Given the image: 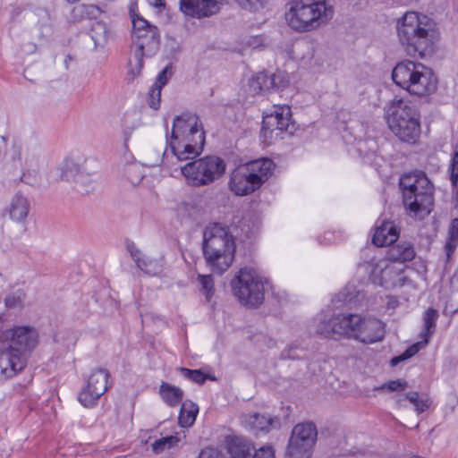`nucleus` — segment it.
<instances>
[{"mask_svg": "<svg viewBox=\"0 0 458 458\" xmlns=\"http://www.w3.org/2000/svg\"><path fill=\"white\" fill-rule=\"evenodd\" d=\"M401 402H402V400H401V399H398V400H397V403H399V405H402Z\"/></svg>", "mask_w": 458, "mask_h": 458, "instance_id": "nucleus-54", "label": "nucleus"}, {"mask_svg": "<svg viewBox=\"0 0 458 458\" xmlns=\"http://www.w3.org/2000/svg\"><path fill=\"white\" fill-rule=\"evenodd\" d=\"M172 74V68L166 66L164 68L157 76L156 81L154 82V86L162 89V88L167 83L169 77Z\"/></svg>", "mask_w": 458, "mask_h": 458, "instance_id": "nucleus-47", "label": "nucleus"}, {"mask_svg": "<svg viewBox=\"0 0 458 458\" xmlns=\"http://www.w3.org/2000/svg\"><path fill=\"white\" fill-rule=\"evenodd\" d=\"M274 162L259 158L236 167L231 174L230 190L237 196H245L259 189L274 170Z\"/></svg>", "mask_w": 458, "mask_h": 458, "instance_id": "nucleus-9", "label": "nucleus"}, {"mask_svg": "<svg viewBox=\"0 0 458 458\" xmlns=\"http://www.w3.org/2000/svg\"><path fill=\"white\" fill-rule=\"evenodd\" d=\"M269 91L282 90L286 88L289 84V78L287 74L283 71H277L275 73L269 74Z\"/></svg>", "mask_w": 458, "mask_h": 458, "instance_id": "nucleus-36", "label": "nucleus"}, {"mask_svg": "<svg viewBox=\"0 0 458 458\" xmlns=\"http://www.w3.org/2000/svg\"><path fill=\"white\" fill-rule=\"evenodd\" d=\"M188 184L206 186L218 180L225 171V161L216 156H207L179 166Z\"/></svg>", "mask_w": 458, "mask_h": 458, "instance_id": "nucleus-12", "label": "nucleus"}, {"mask_svg": "<svg viewBox=\"0 0 458 458\" xmlns=\"http://www.w3.org/2000/svg\"><path fill=\"white\" fill-rule=\"evenodd\" d=\"M225 443L231 458H252L254 445L251 440L241 436H227Z\"/></svg>", "mask_w": 458, "mask_h": 458, "instance_id": "nucleus-22", "label": "nucleus"}, {"mask_svg": "<svg viewBox=\"0 0 458 458\" xmlns=\"http://www.w3.org/2000/svg\"><path fill=\"white\" fill-rule=\"evenodd\" d=\"M80 170V166L77 163H75L72 158H67L64 160L63 166H62V178L69 181L71 180L75 174H78Z\"/></svg>", "mask_w": 458, "mask_h": 458, "instance_id": "nucleus-41", "label": "nucleus"}, {"mask_svg": "<svg viewBox=\"0 0 458 458\" xmlns=\"http://www.w3.org/2000/svg\"><path fill=\"white\" fill-rule=\"evenodd\" d=\"M68 3H71V4H73V3H77L79 2L80 0H66Z\"/></svg>", "mask_w": 458, "mask_h": 458, "instance_id": "nucleus-53", "label": "nucleus"}, {"mask_svg": "<svg viewBox=\"0 0 458 458\" xmlns=\"http://www.w3.org/2000/svg\"><path fill=\"white\" fill-rule=\"evenodd\" d=\"M179 371L181 372L182 376L191 382H194L199 385H202L205 383V381L208 378L211 380H215V377H212L211 375L205 374L200 369H190L187 368H179Z\"/></svg>", "mask_w": 458, "mask_h": 458, "instance_id": "nucleus-35", "label": "nucleus"}, {"mask_svg": "<svg viewBox=\"0 0 458 458\" xmlns=\"http://www.w3.org/2000/svg\"><path fill=\"white\" fill-rule=\"evenodd\" d=\"M295 128L291 107L288 105H275L271 111L264 113L259 137L262 143L271 145L284 139V133L292 134Z\"/></svg>", "mask_w": 458, "mask_h": 458, "instance_id": "nucleus-13", "label": "nucleus"}, {"mask_svg": "<svg viewBox=\"0 0 458 458\" xmlns=\"http://www.w3.org/2000/svg\"><path fill=\"white\" fill-rule=\"evenodd\" d=\"M288 420V415H284V418H279L278 416H272L270 414L255 413L250 418L249 423L256 433L261 432L267 434L271 430L281 428Z\"/></svg>", "mask_w": 458, "mask_h": 458, "instance_id": "nucleus-21", "label": "nucleus"}, {"mask_svg": "<svg viewBox=\"0 0 458 458\" xmlns=\"http://www.w3.org/2000/svg\"><path fill=\"white\" fill-rule=\"evenodd\" d=\"M30 210V203L27 197L17 192L11 199L7 211L10 218L17 223H24Z\"/></svg>", "mask_w": 458, "mask_h": 458, "instance_id": "nucleus-25", "label": "nucleus"}, {"mask_svg": "<svg viewBox=\"0 0 458 458\" xmlns=\"http://www.w3.org/2000/svg\"><path fill=\"white\" fill-rule=\"evenodd\" d=\"M90 36L96 47L103 46L110 37V30L105 22L95 21L91 25Z\"/></svg>", "mask_w": 458, "mask_h": 458, "instance_id": "nucleus-33", "label": "nucleus"}, {"mask_svg": "<svg viewBox=\"0 0 458 458\" xmlns=\"http://www.w3.org/2000/svg\"><path fill=\"white\" fill-rule=\"evenodd\" d=\"M397 35L406 53L412 57L431 56L439 40V32L434 21L415 12L406 13L398 21Z\"/></svg>", "mask_w": 458, "mask_h": 458, "instance_id": "nucleus-3", "label": "nucleus"}, {"mask_svg": "<svg viewBox=\"0 0 458 458\" xmlns=\"http://www.w3.org/2000/svg\"><path fill=\"white\" fill-rule=\"evenodd\" d=\"M203 253L212 271L223 274L234 259L235 244L232 234L220 224L208 226L203 235Z\"/></svg>", "mask_w": 458, "mask_h": 458, "instance_id": "nucleus-5", "label": "nucleus"}, {"mask_svg": "<svg viewBox=\"0 0 458 458\" xmlns=\"http://www.w3.org/2000/svg\"><path fill=\"white\" fill-rule=\"evenodd\" d=\"M269 74L267 72H258L254 74L249 81L250 91L256 95L269 91Z\"/></svg>", "mask_w": 458, "mask_h": 458, "instance_id": "nucleus-31", "label": "nucleus"}, {"mask_svg": "<svg viewBox=\"0 0 458 458\" xmlns=\"http://www.w3.org/2000/svg\"><path fill=\"white\" fill-rule=\"evenodd\" d=\"M4 317L0 314V374L12 378L26 367L38 344V333L30 326L4 328Z\"/></svg>", "mask_w": 458, "mask_h": 458, "instance_id": "nucleus-2", "label": "nucleus"}, {"mask_svg": "<svg viewBox=\"0 0 458 458\" xmlns=\"http://www.w3.org/2000/svg\"><path fill=\"white\" fill-rule=\"evenodd\" d=\"M356 148L359 154L368 163L375 161L377 157L376 155L377 144L374 140H360L356 143Z\"/></svg>", "mask_w": 458, "mask_h": 458, "instance_id": "nucleus-32", "label": "nucleus"}, {"mask_svg": "<svg viewBox=\"0 0 458 458\" xmlns=\"http://www.w3.org/2000/svg\"><path fill=\"white\" fill-rule=\"evenodd\" d=\"M25 293L21 290L8 294L4 299L5 307L9 310L21 309L23 306Z\"/></svg>", "mask_w": 458, "mask_h": 458, "instance_id": "nucleus-39", "label": "nucleus"}, {"mask_svg": "<svg viewBox=\"0 0 458 458\" xmlns=\"http://www.w3.org/2000/svg\"><path fill=\"white\" fill-rule=\"evenodd\" d=\"M198 278L201 285V291L206 294L207 300L209 301L214 293V281L212 276L199 275Z\"/></svg>", "mask_w": 458, "mask_h": 458, "instance_id": "nucleus-42", "label": "nucleus"}, {"mask_svg": "<svg viewBox=\"0 0 458 458\" xmlns=\"http://www.w3.org/2000/svg\"><path fill=\"white\" fill-rule=\"evenodd\" d=\"M399 188L403 207L411 216L422 218L431 212L435 186L425 172L414 170L402 174Z\"/></svg>", "mask_w": 458, "mask_h": 458, "instance_id": "nucleus-4", "label": "nucleus"}, {"mask_svg": "<svg viewBox=\"0 0 458 458\" xmlns=\"http://www.w3.org/2000/svg\"><path fill=\"white\" fill-rule=\"evenodd\" d=\"M399 233V230L393 221L383 220L380 225H376L372 242L378 247L391 245L397 241Z\"/></svg>", "mask_w": 458, "mask_h": 458, "instance_id": "nucleus-24", "label": "nucleus"}, {"mask_svg": "<svg viewBox=\"0 0 458 458\" xmlns=\"http://www.w3.org/2000/svg\"><path fill=\"white\" fill-rule=\"evenodd\" d=\"M458 312V289L452 290L446 296L443 313L445 316H453Z\"/></svg>", "mask_w": 458, "mask_h": 458, "instance_id": "nucleus-38", "label": "nucleus"}, {"mask_svg": "<svg viewBox=\"0 0 458 458\" xmlns=\"http://www.w3.org/2000/svg\"><path fill=\"white\" fill-rule=\"evenodd\" d=\"M340 294H341V295H343V296L344 297V300L345 301H352V293H351L350 292H348V293H347V294H345L344 293H341Z\"/></svg>", "mask_w": 458, "mask_h": 458, "instance_id": "nucleus-51", "label": "nucleus"}, {"mask_svg": "<svg viewBox=\"0 0 458 458\" xmlns=\"http://www.w3.org/2000/svg\"><path fill=\"white\" fill-rule=\"evenodd\" d=\"M282 355H283V357H284V358H293V359H294V358H295L294 356H292V355L289 353V352H288V351H286V350L283 351Z\"/></svg>", "mask_w": 458, "mask_h": 458, "instance_id": "nucleus-52", "label": "nucleus"}, {"mask_svg": "<svg viewBox=\"0 0 458 458\" xmlns=\"http://www.w3.org/2000/svg\"><path fill=\"white\" fill-rule=\"evenodd\" d=\"M158 394L162 401L169 407H176L182 403L184 392L180 387L166 382H161Z\"/></svg>", "mask_w": 458, "mask_h": 458, "instance_id": "nucleus-26", "label": "nucleus"}, {"mask_svg": "<svg viewBox=\"0 0 458 458\" xmlns=\"http://www.w3.org/2000/svg\"><path fill=\"white\" fill-rule=\"evenodd\" d=\"M178 442L179 438L176 436H168L161 437L160 439L156 440L152 444V449L154 453L160 454L166 449H170L171 447L175 446Z\"/></svg>", "mask_w": 458, "mask_h": 458, "instance_id": "nucleus-37", "label": "nucleus"}, {"mask_svg": "<svg viewBox=\"0 0 458 458\" xmlns=\"http://www.w3.org/2000/svg\"><path fill=\"white\" fill-rule=\"evenodd\" d=\"M161 90L157 87L152 85L148 94V104L149 107L157 110L160 106Z\"/></svg>", "mask_w": 458, "mask_h": 458, "instance_id": "nucleus-44", "label": "nucleus"}, {"mask_svg": "<svg viewBox=\"0 0 458 458\" xmlns=\"http://www.w3.org/2000/svg\"><path fill=\"white\" fill-rule=\"evenodd\" d=\"M411 458H423L421 456H413V457H411Z\"/></svg>", "mask_w": 458, "mask_h": 458, "instance_id": "nucleus-55", "label": "nucleus"}, {"mask_svg": "<svg viewBox=\"0 0 458 458\" xmlns=\"http://www.w3.org/2000/svg\"><path fill=\"white\" fill-rule=\"evenodd\" d=\"M220 9L221 4L218 0H180L181 12L199 20L216 15Z\"/></svg>", "mask_w": 458, "mask_h": 458, "instance_id": "nucleus-18", "label": "nucleus"}, {"mask_svg": "<svg viewBox=\"0 0 458 458\" xmlns=\"http://www.w3.org/2000/svg\"><path fill=\"white\" fill-rule=\"evenodd\" d=\"M390 130L402 141L414 144L420 138L421 129L420 113L410 100L394 98L385 108Z\"/></svg>", "mask_w": 458, "mask_h": 458, "instance_id": "nucleus-6", "label": "nucleus"}, {"mask_svg": "<svg viewBox=\"0 0 458 458\" xmlns=\"http://www.w3.org/2000/svg\"><path fill=\"white\" fill-rule=\"evenodd\" d=\"M127 250L131 259L144 274L148 276H157L162 273L164 267L163 259H153L145 255L134 242L127 244Z\"/></svg>", "mask_w": 458, "mask_h": 458, "instance_id": "nucleus-19", "label": "nucleus"}, {"mask_svg": "<svg viewBox=\"0 0 458 458\" xmlns=\"http://www.w3.org/2000/svg\"><path fill=\"white\" fill-rule=\"evenodd\" d=\"M362 316L354 313L319 314L316 332L334 340L342 338L355 340L360 329Z\"/></svg>", "mask_w": 458, "mask_h": 458, "instance_id": "nucleus-11", "label": "nucleus"}, {"mask_svg": "<svg viewBox=\"0 0 458 458\" xmlns=\"http://www.w3.org/2000/svg\"><path fill=\"white\" fill-rule=\"evenodd\" d=\"M267 279L252 267H242L231 281L233 294L246 307L257 308L265 299Z\"/></svg>", "mask_w": 458, "mask_h": 458, "instance_id": "nucleus-10", "label": "nucleus"}, {"mask_svg": "<svg viewBox=\"0 0 458 458\" xmlns=\"http://www.w3.org/2000/svg\"><path fill=\"white\" fill-rule=\"evenodd\" d=\"M199 413V406L191 401H185L182 403L178 423L182 428H189L193 425Z\"/></svg>", "mask_w": 458, "mask_h": 458, "instance_id": "nucleus-28", "label": "nucleus"}, {"mask_svg": "<svg viewBox=\"0 0 458 458\" xmlns=\"http://www.w3.org/2000/svg\"><path fill=\"white\" fill-rule=\"evenodd\" d=\"M450 179L454 185L458 182V151H454L451 160L450 165Z\"/></svg>", "mask_w": 458, "mask_h": 458, "instance_id": "nucleus-48", "label": "nucleus"}, {"mask_svg": "<svg viewBox=\"0 0 458 458\" xmlns=\"http://www.w3.org/2000/svg\"><path fill=\"white\" fill-rule=\"evenodd\" d=\"M131 23H132V35L147 31L148 29H153V25H150L147 20L136 14L134 13H131Z\"/></svg>", "mask_w": 458, "mask_h": 458, "instance_id": "nucleus-40", "label": "nucleus"}, {"mask_svg": "<svg viewBox=\"0 0 458 458\" xmlns=\"http://www.w3.org/2000/svg\"><path fill=\"white\" fill-rule=\"evenodd\" d=\"M394 82L417 96H426L437 89V78L432 70L420 63L403 61L392 72Z\"/></svg>", "mask_w": 458, "mask_h": 458, "instance_id": "nucleus-8", "label": "nucleus"}, {"mask_svg": "<svg viewBox=\"0 0 458 458\" xmlns=\"http://www.w3.org/2000/svg\"><path fill=\"white\" fill-rule=\"evenodd\" d=\"M205 132L196 114H182L174 119L170 137L166 133V148L161 165L172 169L179 162L194 159L203 151Z\"/></svg>", "mask_w": 458, "mask_h": 458, "instance_id": "nucleus-1", "label": "nucleus"}, {"mask_svg": "<svg viewBox=\"0 0 458 458\" xmlns=\"http://www.w3.org/2000/svg\"><path fill=\"white\" fill-rule=\"evenodd\" d=\"M243 10L256 12L264 7L267 0H234Z\"/></svg>", "mask_w": 458, "mask_h": 458, "instance_id": "nucleus-43", "label": "nucleus"}, {"mask_svg": "<svg viewBox=\"0 0 458 458\" xmlns=\"http://www.w3.org/2000/svg\"><path fill=\"white\" fill-rule=\"evenodd\" d=\"M285 13L288 25L294 30L311 31L327 24L333 17V7L327 0H291Z\"/></svg>", "mask_w": 458, "mask_h": 458, "instance_id": "nucleus-7", "label": "nucleus"}, {"mask_svg": "<svg viewBox=\"0 0 458 458\" xmlns=\"http://www.w3.org/2000/svg\"><path fill=\"white\" fill-rule=\"evenodd\" d=\"M385 332V325L381 320L362 317L356 341L365 344H374L384 338Z\"/></svg>", "mask_w": 458, "mask_h": 458, "instance_id": "nucleus-20", "label": "nucleus"}, {"mask_svg": "<svg viewBox=\"0 0 458 458\" xmlns=\"http://www.w3.org/2000/svg\"><path fill=\"white\" fill-rule=\"evenodd\" d=\"M404 398L408 400L413 406L415 411L420 414L429 409L432 402L430 398L424 394L411 391L404 394Z\"/></svg>", "mask_w": 458, "mask_h": 458, "instance_id": "nucleus-30", "label": "nucleus"}, {"mask_svg": "<svg viewBox=\"0 0 458 458\" xmlns=\"http://www.w3.org/2000/svg\"><path fill=\"white\" fill-rule=\"evenodd\" d=\"M438 311L433 308H428L423 316V330L420 334V341L411 344L402 354L394 357L391 360V365L396 366L401 361L408 360L414 356L419 351L428 344L430 337L433 335L437 327Z\"/></svg>", "mask_w": 458, "mask_h": 458, "instance_id": "nucleus-17", "label": "nucleus"}, {"mask_svg": "<svg viewBox=\"0 0 458 458\" xmlns=\"http://www.w3.org/2000/svg\"><path fill=\"white\" fill-rule=\"evenodd\" d=\"M108 377L109 373L106 369L93 370L87 380V386L79 394V402L84 407L94 406L108 389Z\"/></svg>", "mask_w": 458, "mask_h": 458, "instance_id": "nucleus-16", "label": "nucleus"}, {"mask_svg": "<svg viewBox=\"0 0 458 458\" xmlns=\"http://www.w3.org/2000/svg\"><path fill=\"white\" fill-rule=\"evenodd\" d=\"M415 250L410 242H400L392 246L387 252V258L393 262L404 263L415 257Z\"/></svg>", "mask_w": 458, "mask_h": 458, "instance_id": "nucleus-27", "label": "nucleus"}, {"mask_svg": "<svg viewBox=\"0 0 458 458\" xmlns=\"http://www.w3.org/2000/svg\"><path fill=\"white\" fill-rule=\"evenodd\" d=\"M318 437L313 422L298 423L292 430L284 458H310Z\"/></svg>", "mask_w": 458, "mask_h": 458, "instance_id": "nucleus-15", "label": "nucleus"}, {"mask_svg": "<svg viewBox=\"0 0 458 458\" xmlns=\"http://www.w3.org/2000/svg\"><path fill=\"white\" fill-rule=\"evenodd\" d=\"M199 458H224V457H223L222 453L219 452L217 449L212 448V447H207L200 452Z\"/></svg>", "mask_w": 458, "mask_h": 458, "instance_id": "nucleus-49", "label": "nucleus"}, {"mask_svg": "<svg viewBox=\"0 0 458 458\" xmlns=\"http://www.w3.org/2000/svg\"><path fill=\"white\" fill-rule=\"evenodd\" d=\"M150 5L160 8L165 7V0H148Z\"/></svg>", "mask_w": 458, "mask_h": 458, "instance_id": "nucleus-50", "label": "nucleus"}, {"mask_svg": "<svg viewBox=\"0 0 458 458\" xmlns=\"http://www.w3.org/2000/svg\"><path fill=\"white\" fill-rule=\"evenodd\" d=\"M252 458H276L275 448L272 445L266 444L255 450Z\"/></svg>", "mask_w": 458, "mask_h": 458, "instance_id": "nucleus-45", "label": "nucleus"}, {"mask_svg": "<svg viewBox=\"0 0 458 458\" xmlns=\"http://www.w3.org/2000/svg\"><path fill=\"white\" fill-rule=\"evenodd\" d=\"M408 386V383L404 379L391 380L382 385L379 389H386L390 392L402 391Z\"/></svg>", "mask_w": 458, "mask_h": 458, "instance_id": "nucleus-46", "label": "nucleus"}, {"mask_svg": "<svg viewBox=\"0 0 458 458\" xmlns=\"http://www.w3.org/2000/svg\"><path fill=\"white\" fill-rule=\"evenodd\" d=\"M458 245V218L451 220L448 228V237L445 245L446 260L448 261Z\"/></svg>", "mask_w": 458, "mask_h": 458, "instance_id": "nucleus-34", "label": "nucleus"}, {"mask_svg": "<svg viewBox=\"0 0 458 458\" xmlns=\"http://www.w3.org/2000/svg\"><path fill=\"white\" fill-rule=\"evenodd\" d=\"M399 271L394 266L383 261L381 264L376 265L371 276L375 283L383 287L389 288L395 286L397 281H401Z\"/></svg>", "mask_w": 458, "mask_h": 458, "instance_id": "nucleus-23", "label": "nucleus"}, {"mask_svg": "<svg viewBox=\"0 0 458 458\" xmlns=\"http://www.w3.org/2000/svg\"><path fill=\"white\" fill-rule=\"evenodd\" d=\"M131 38L135 49L132 59L129 61V81H133L140 74L144 65L143 58L155 55L160 47V37L157 27L131 36Z\"/></svg>", "mask_w": 458, "mask_h": 458, "instance_id": "nucleus-14", "label": "nucleus"}, {"mask_svg": "<svg viewBox=\"0 0 458 458\" xmlns=\"http://www.w3.org/2000/svg\"><path fill=\"white\" fill-rule=\"evenodd\" d=\"M101 13L102 10L96 4H79L72 11V18L76 21L97 19Z\"/></svg>", "mask_w": 458, "mask_h": 458, "instance_id": "nucleus-29", "label": "nucleus"}]
</instances>
